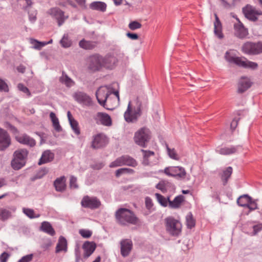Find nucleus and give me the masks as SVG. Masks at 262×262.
Here are the masks:
<instances>
[{"mask_svg": "<svg viewBox=\"0 0 262 262\" xmlns=\"http://www.w3.org/2000/svg\"><path fill=\"white\" fill-rule=\"evenodd\" d=\"M96 96L98 103L103 107L106 103L115 107L119 101V92L108 90L107 86L100 87L96 92Z\"/></svg>", "mask_w": 262, "mask_h": 262, "instance_id": "obj_1", "label": "nucleus"}, {"mask_svg": "<svg viewBox=\"0 0 262 262\" xmlns=\"http://www.w3.org/2000/svg\"><path fill=\"white\" fill-rule=\"evenodd\" d=\"M115 217L117 222L123 226L136 225L138 221V217L133 211L123 208H119L116 211Z\"/></svg>", "mask_w": 262, "mask_h": 262, "instance_id": "obj_2", "label": "nucleus"}, {"mask_svg": "<svg viewBox=\"0 0 262 262\" xmlns=\"http://www.w3.org/2000/svg\"><path fill=\"white\" fill-rule=\"evenodd\" d=\"M151 139V132L146 127H142L135 133L134 140L138 145L145 148Z\"/></svg>", "mask_w": 262, "mask_h": 262, "instance_id": "obj_3", "label": "nucleus"}, {"mask_svg": "<svg viewBox=\"0 0 262 262\" xmlns=\"http://www.w3.org/2000/svg\"><path fill=\"white\" fill-rule=\"evenodd\" d=\"M165 228L167 232L171 236H178L181 233L182 224L174 217L169 216L165 219Z\"/></svg>", "mask_w": 262, "mask_h": 262, "instance_id": "obj_4", "label": "nucleus"}, {"mask_svg": "<svg viewBox=\"0 0 262 262\" xmlns=\"http://www.w3.org/2000/svg\"><path fill=\"white\" fill-rule=\"evenodd\" d=\"M28 154V151L26 149H19L14 152V158L11 161V166L14 169L19 170L25 165Z\"/></svg>", "mask_w": 262, "mask_h": 262, "instance_id": "obj_5", "label": "nucleus"}, {"mask_svg": "<svg viewBox=\"0 0 262 262\" xmlns=\"http://www.w3.org/2000/svg\"><path fill=\"white\" fill-rule=\"evenodd\" d=\"M242 51L246 54L255 55L262 53V41L256 42L247 41L242 47Z\"/></svg>", "mask_w": 262, "mask_h": 262, "instance_id": "obj_6", "label": "nucleus"}, {"mask_svg": "<svg viewBox=\"0 0 262 262\" xmlns=\"http://www.w3.org/2000/svg\"><path fill=\"white\" fill-rule=\"evenodd\" d=\"M138 164L137 161L128 155H123L117 158L110 164V167L113 168L124 165L135 167Z\"/></svg>", "mask_w": 262, "mask_h": 262, "instance_id": "obj_7", "label": "nucleus"}, {"mask_svg": "<svg viewBox=\"0 0 262 262\" xmlns=\"http://www.w3.org/2000/svg\"><path fill=\"white\" fill-rule=\"evenodd\" d=\"M242 12L245 17L251 21H256L258 15H262V11L257 10L254 7L247 4L242 8Z\"/></svg>", "mask_w": 262, "mask_h": 262, "instance_id": "obj_8", "label": "nucleus"}, {"mask_svg": "<svg viewBox=\"0 0 262 262\" xmlns=\"http://www.w3.org/2000/svg\"><path fill=\"white\" fill-rule=\"evenodd\" d=\"M101 205L100 201L96 196L84 195L81 201L82 207L91 209H97L99 208Z\"/></svg>", "mask_w": 262, "mask_h": 262, "instance_id": "obj_9", "label": "nucleus"}, {"mask_svg": "<svg viewBox=\"0 0 262 262\" xmlns=\"http://www.w3.org/2000/svg\"><path fill=\"white\" fill-rule=\"evenodd\" d=\"M102 57L95 54L90 56L87 61L88 67L92 71H98L102 67Z\"/></svg>", "mask_w": 262, "mask_h": 262, "instance_id": "obj_10", "label": "nucleus"}, {"mask_svg": "<svg viewBox=\"0 0 262 262\" xmlns=\"http://www.w3.org/2000/svg\"><path fill=\"white\" fill-rule=\"evenodd\" d=\"M73 97L78 103L86 106L93 104L92 98L86 93L82 92H76L73 94Z\"/></svg>", "mask_w": 262, "mask_h": 262, "instance_id": "obj_11", "label": "nucleus"}, {"mask_svg": "<svg viewBox=\"0 0 262 262\" xmlns=\"http://www.w3.org/2000/svg\"><path fill=\"white\" fill-rule=\"evenodd\" d=\"M140 116V108L139 107L133 112L132 111L131 102L129 101L127 110L124 114L125 121L128 123H133L137 121L138 118Z\"/></svg>", "mask_w": 262, "mask_h": 262, "instance_id": "obj_12", "label": "nucleus"}, {"mask_svg": "<svg viewBox=\"0 0 262 262\" xmlns=\"http://www.w3.org/2000/svg\"><path fill=\"white\" fill-rule=\"evenodd\" d=\"M48 13L57 20L59 26H61L68 17L64 16V12L58 7L50 9Z\"/></svg>", "mask_w": 262, "mask_h": 262, "instance_id": "obj_13", "label": "nucleus"}, {"mask_svg": "<svg viewBox=\"0 0 262 262\" xmlns=\"http://www.w3.org/2000/svg\"><path fill=\"white\" fill-rule=\"evenodd\" d=\"M234 35L239 39L245 38L249 34L248 29L245 28L239 19L238 23L234 24Z\"/></svg>", "mask_w": 262, "mask_h": 262, "instance_id": "obj_14", "label": "nucleus"}, {"mask_svg": "<svg viewBox=\"0 0 262 262\" xmlns=\"http://www.w3.org/2000/svg\"><path fill=\"white\" fill-rule=\"evenodd\" d=\"M107 144L106 137L103 134H98L93 136L91 147L93 149H98L105 146Z\"/></svg>", "mask_w": 262, "mask_h": 262, "instance_id": "obj_15", "label": "nucleus"}, {"mask_svg": "<svg viewBox=\"0 0 262 262\" xmlns=\"http://www.w3.org/2000/svg\"><path fill=\"white\" fill-rule=\"evenodd\" d=\"M11 144V139L8 133L0 128V150L6 149Z\"/></svg>", "mask_w": 262, "mask_h": 262, "instance_id": "obj_16", "label": "nucleus"}, {"mask_svg": "<svg viewBox=\"0 0 262 262\" xmlns=\"http://www.w3.org/2000/svg\"><path fill=\"white\" fill-rule=\"evenodd\" d=\"M121 246V254L123 257L127 256L132 248L133 243L131 240L129 239H124L120 242Z\"/></svg>", "mask_w": 262, "mask_h": 262, "instance_id": "obj_17", "label": "nucleus"}, {"mask_svg": "<svg viewBox=\"0 0 262 262\" xmlns=\"http://www.w3.org/2000/svg\"><path fill=\"white\" fill-rule=\"evenodd\" d=\"M15 139L19 143L31 147L34 146L36 144L35 140L25 134L16 136Z\"/></svg>", "mask_w": 262, "mask_h": 262, "instance_id": "obj_18", "label": "nucleus"}, {"mask_svg": "<svg viewBox=\"0 0 262 262\" xmlns=\"http://www.w3.org/2000/svg\"><path fill=\"white\" fill-rule=\"evenodd\" d=\"M243 57H238L231 51H227L225 55V58L229 63L236 64L239 66Z\"/></svg>", "mask_w": 262, "mask_h": 262, "instance_id": "obj_19", "label": "nucleus"}, {"mask_svg": "<svg viewBox=\"0 0 262 262\" xmlns=\"http://www.w3.org/2000/svg\"><path fill=\"white\" fill-rule=\"evenodd\" d=\"M55 155L50 150H45L41 155L40 158L39 160L38 164L39 165H42L49 162H50L54 159Z\"/></svg>", "mask_w": 262, "mask_h": 262, "instance_id": "obj_20", "label": "nucleus"}, {"mask_svg": "<svg viewBox=\"0 0 262 262\" xmlns=\"http://www.w3.org/2000/svg\"><path fill=\"white\" fill-rule=\"evenodd\" d=\"M96 248V246L94 243L85 242L82 246L84 250L83 257L85 259L88 258L94 252Z\"/></svg>", "mask_w": 262, "mask_h": 262, "instance_id": "obj_21", "label": "nucleus"}, {"mask_svg": "<svg viewBox=\"0 0 262 262\" xmlns=\"http://www.w3.org/2000/svg\"><path fill=\"white\" fill-rule=\"evenodd\" d=\"M251 86L250 80L247 77H242L238 83L237 93H243Z\"/></svg>", "mask_w": 262, "mask_h": 262, "instance_id": "obj_22", "label": "nucleus"}, {"mask_svg": "<svg viewBox=\"0 0 262 262\" xmlns=\"http://www.w3.org/2000/svg\"><path fill=\"white\" fill-rule=\"evenodd\" d=\"M240 148H241V146L240 145L224 147L216 149V151L221 155H229L236 152Z\"/></svg>", "mask_w": 262, "mask_h": 262, "instance_id": "obj_23", "label": "nucleus"}, {"mask_svg": "<svg viewBox=\"0 0 262 262\" xmlns=\"http://www.w3.org/2000/svg\"><path fill=\"white\" fill-rule=\"evenodd\" d=\"M68 251V243L65 237L60 236L58 240L55 248V253H58L60 252H67Z\"/></svg>", "mask_w": 262, "mask_h": 262, "instance_id": "obj_24", "label": "nucleus"}, {"mask_svg": "<svg viewBox=\"0 0 262 262\" xmlns=\"http://www.w3.org/2000/svg\"><path fill=\"white\" fill-rule=\"evenodd\" d=\"M102 67H104L107 69H113L117 61V58L114 56L107 55L105 57H102Z\"/></svg>", "mask_w": 262, "mask_h": 262, "instance_id": "obj_25", "label": "nucleus"}, {"mask_svg": "<svg viewBox=\"0 0 262 262\" xmlns=\"http://www.w3.org/2000/svg\"><path fill=\"white\" fill-rule=\"evenodd\" d=\"M66 179L64 176L57 178L54 182L55 190L58 192L64 191L66 188Z\"/></svg>", "mask_w": 262, "mask_h": 262, "instance_id": "obj_26", "label": "nucleus"}, {"mask_svg": "<svg viewBox=\"0 0 262 262\" xmlns=\"http://www.w3.org/2000/svg\"><path fill=\"white\" fill-rule=\"evenodd\" d=\"M99 119L100 123L103 125L109 126L112 125V120L110 116L106 113L98 112L95 119Z\"/></svg>", "mask_w": 262, "mask_h": 262, "instance_id": "obj_27", "label": "nucleus"}, {"mask_svg": "<svg viewBox=\"0 0 262 262\" xmlns=\"http://www.w3.org/2000/svg\"><path fill=\"white\" fill-rule=\"evenodd\" d=\"M215 21L214 22V34L219 38H222L223 37V34L222 33V25L221 21L217 16L215 13Z\"/></svg>", "mask_w": 262, "mask_h": 262, "instance_id": "obj_28", "label": "nucleus"}, {"mask_svg": "<svg viewBox=\"0 0 262 262\" xmlns=\"http://www.w3.org/2000/svg\"><path fill=\"white\" fill-rule=\"evenodd\" d=\"M239 67L254 70L257 69L258 66L256 62L248 60L247 58L243 57Z\"/></svg>", "mask_w": 262, "mask_h": 262, "instance_id": "obj_29", "label": "nucleus"}, {"mask_svg": "<svg viewBox=\"0 0 262 262\" xmlns=\"http://www.w3.org/2000/svg\"><path fill=\"white\" fill-rule=\"evenodd\" d=\"M171 172L172 173V177L184 178L186 172L184 168L181 166H172Z\"/></svg>", "mask_w": 262, "mask_h": 262, "instance_id": "obj_30", "label": "nucleus"}, {"mask_svg": "<svg viewBox=\"0 0 262 262\" xmlns=\"http://www.w3.org/2000/svg\"><path fill=\"white\" fill-rule=\"evenodd\" d=\"M106 4L105 3L100 1L93 2L89 5L91 9L103 12L106 11Z\"/></svg>", "mask_w": 262, "mask_h": 262, "instance_id": "obj_31", "label": "nucleus"}, {"mask_svg": "<svg viewBox=\"0 0 262 262\" xmlns=\"http://www.w3.org/2000/svg\"><path fill=\"white\" fill-rule=\"evenodd\" d=\"M184 201V196L183 195H178L173 201H169V207L173 209L179 208Z\"/></svg>", "mask_w": 262, "mask_h": 262, "instance_id": "obj_32", "label": "nucleus"}, {"mask_svg": "<svg viewBox=\"0 0 262 262\" xmlns=\"http://www.w3.org/2000/svg\"><path fill=\"white\" fill-rule=\"evenodd\" d=\"M59 80L61 83L64 84L68 88H71L75 85V82L64 71H62V75L60 77Z\"/></svg>", "mask_w": 262, "mask_h": 262, "instance_id": "obj_33", "label": "nucleus"}, {"mask_svg": "<svg viewBox=\"0 0 262 262\" xmlns=\"http://www.w3.org/2000/svg\"><path fill=\"white\" fill-rule=\"evenodd\" d=\"M40 230L51 236H54L55 234V231L54 228L48 222L45 221L41 223Z\"/></svg>", "mask_w": 262, "mask_h": 262, "instance_id": "obj_34", "label": "nucleus"}, {"mask_svg": "<svg viewBox=\"0 0 262 262\" xmlns=\"http://www.w3.org/2000/svg\"><path fill=\"white\" fill-rule=\"evenodd\" d=\"M141 151L143 153L142 164L145 166L149 165L150 164V158L155 156V152L144 149H141Z\"/></svg>", "mask_w": 262, "mask_h": 262, "instance_id": "obj_35", "label": "nucleus"}, {"mask_svg": "<svg viewBox=\"0 0 262 262\" xmlns=\"http://www.w3.org/2000/svg\"><path fill=\"white\" fill-rule=\"evenodd\" d=\"M97 42L93 41H88L82 39L79 42L80 47L85 50H92L96 47Z\"/></svg>", "mask_w": 262, "mask_h": 262, "instance_id": "obj_36", "label": "nucleus"}, {"mask_svg": "<svg viewBox=\"0 0 262 262\" xmlns=\"http://www.w3.org/2000/svg\"><path fill=\"white\" fill-rule=\"evenodd\" d=\"M233 169L232 167L229 166L223 170L222 173L221 175V178L223 181L224 185H226L229 179L230 178L231 175L232 173Z\"/></svg>", "mask_w": 262, "mask_h": 262, "instance_id": "obj_37", "label": "nucleus"}, {"mask_svg": "<svg viewBox=\"0 0 262 262\" xmlns=\"http://www.w3.org/2000/svg\"><path fill=\"white\" fill-rule=\"evenodd\" d=\"M172 186V184L168 181L162 180L160 181L159 183L156 185V187L161 190L162 193H164L167 192L168 188L171 187Z\"/></svg>", "mask_w": 262, "mask_h": 262, "instance_id": "obj_38", "label": "nucleus"}, {"mask_svg": "<svg viewBox=\"0 0 262 262\" xmlns=\"http://www.w3.org/2000/svg\"><path fill=\"white\" fill-rule=\"evenodd\" d=\"M251 197L248 194H243L238 198L237 203L238 205L246 208L251 200Z\"/></svg>", "mask_w": 262, "mask_h": 262, "instance_id": "obj_39", "label": "nucleus"}, {"mask_svg": "<svg viewBox=\"0 0 262 262\" xmlns=\"http://www.w3.org/2000/svg\"><path fill=\"white\" fill-rule=\"evenodd\" d=\"M158 203L163 207H166L169 205V201H170V198H165L164 196L160 193H156L155 194Z\"/></svg>", "mask_w": 262, "mask_h": 262, "instance_id": "obj_40", "label": "nucleus"}, {"mask_svg": "<svg viewBox=\"0 0 262 262\" xmlns=\"http://www.w3.org/2000/svg\"><path fill=\"white\" fill-rule=\"evenodd\" d=\"M186 225L188 228L191 229L195 226V221L191 212H189L186 217Z\"/></svg>", "mask_w": 262, "mask_h": 262, "instance_id": "obj_41", "label": "nucleus"}, {"mask_svg": "<svg viewBox=\"0 0 262 262\" xmlns=\"http://www.w3.org/2000/svg\"><path fill=\"white\" fill-rule=\"evenodd\" d=\"M11 216V212L8 209L0 208V220L6 221Z\"/></svg>", "mask_w": 262, "mask_h": 262, "instance_id": "obj_42", "label": "nucleus"}, {"mask_svg": "<svg viewBox=\"0 0 262 262\" xmlns=\"http://www.w3.org/2000/svg\"><path fill=\"white\" fill-rule=\"evenodd\" d=\"M134 173V170L133 169L128 168H119L116 171L115 176L118 178L122 174L124 173H130L133 174Z\"/></svg>", "mask_w": 262, "mask_h": 262, "instance_id": "obj_43", "label": "nucleus"}, {"mask_svg": "<svg viewBox=\"0 0 262 262\" xmlns=\"http://www.w3.org/2000/svg\"><path fill=\"white\" fill-rule=\"evenodd\" d=\"M23 212L26 215H27L30 219L37 218L40 216V215L39 214L35 215L34 211L32 209L23 208Z\"/></svg>", "mask_w": 262, "mask_h": 262, "instance_id": "obj_44", "label": "nucleus"}, {"mask_svg": "<svg viewBox=\"0 0 262 262\" xmlns=\"http://www.w3.org/2000/svg\"><path fill=\"white\" fill-rule=\"evenodd\" d=\"M61 46L64 48L70 47L72 45V41L68 38V35L64 34L60 41Z\"/></svg>", "mask_w": 262, "mask_h": 262, "instance_id": "obj_45", "label": "nucleus"}, {"mask_svg": "<svg viewBox=\"0 0 262 262\" xmlns=\"http://www.w3.org/2000/svg\"><path fill=\"white\" fill-rule=\"evenodd\" d=\"M58 5L63 7H67L68 5H70L74 8L77 7V5L71 0H59Z\"/></svg>", "mask_w": 262, "mask_h": 262, "instance_id": "obj_46", "label": "nucleus"}, {"mask_svg": "<svg viewBox=\"0 0 262 262\" xmlns=\"http://www.w3.org/2000/svg\"><path fill=\"white\" fill-rule=\"evenodd\" d=\"M70 124L74 132L77 135H79L80 134V130L79 127L78 122L76 120H74L71 121L70 122Z\"/></svg>", "mask_w": 262, "mask_h": 262, "instance_id": "obj_47", "label": "nucleus"}, {"mask_svg": "<svg viewBox=\"0 0 262 262\" xmlns=\"http://www.w3.org/2000/svg\"><path fill=\"white\" fill-rule=\"evenodd\" d=\"M167 153L170 158L174 160H178L179 158L174 148L170 149L168 145H166Z\"/></svg>", "mask_w": 262, "mask_h": 262, "instance_id": "obj_48", "label": "nucleus"}, {"mask_svg": "<svg viewBox=\"0 0 262 262\" xmlns=\"http://www.w3.org/2000/svg\"><path fill=\"white\" fill-rule=\"evenodd\" d=\"M142 27L141 23L137 21H132L128 24V28L131 30H135L140 29Z\"/></svg>", "mask_w": 262, "mask_h": 262, "instance_id": "obj_49", "label": "nucleus"}, {"mask_svg": "<svg viewBox=\"0 0 262 262\" xmlns=\"http://www.w3.org/2000/svg\"><path fill=\"white\" fill-rule=\"evenodd\" d=\"M246 208L250 209V210L252 211L256 210L258 208L257 204L256 201L251 198L250 202L248 204Z\"/></svg>", "mask_w": 262, "mask_h": 262, "instance_id": "obj_50", "label": "nucleus"}, {"mask_svg": "<svg viewBox=\"0 0 262 262\" xmlns=\"http://www.w3.org/2000/svg\"><path fill=\"white\" fill-rule=\"evenodd\" d=\"M79 234L84 238H89L92 235V232L89 230L80 229L79 231Z\"/></svg>", "mask_w": 262, "mask_h": 262, "instance_id": "obj_51", "label": "nucleus"}, {"mask_svg": "<svg viewBox=\"0 0 262 262\" xmlns=\"http://www.w3.org/2000/svg\"><path fill=\"white\" fill-rule=\"evenodd\" d=\"M49 170L47 168H42L40 170H39L36 174V179H41L43 176H45L47 173H48Z\"/></svg>", "mask_w": 262, "mask_h": 262, "instance_id": "obj_52", "label": "nucleus"}, {"mask_svg": "<svg viewBox=\"0 0 262 262\" xmlns=\"http://www.w3.org/2000/svg\"><path fill=\"white\" fill-rule=\"evenodd\" d=\"M77 178L75 177L72 176L70 177V186L71 188H74V189L78 188V185L77 183Z\"/></svg>", "mask_w": 262, "mask_h": 262, "instance_id": "obj_53", "label": "nucleus"}, {"mask_svg": "<svg viewBox=\"0 0 262 262\" xmlns=\"http://www.w3.org/2000/svg\"><path fill=\"white\" fill-rule=\"evenodd\" d=\"M18 89L20 91H22L24 93H26L28 95V96H30L31 95V93L29 90V89L25 86L23 84L19 83L18 84Z\"/></svg>", "mask_w": 262, "mask_h": 262, "instance_id": "obj_54", "label": "nucleus"}, {"mask_svg": "<svg viewBox=\"0 0 262 262\" xmlns=\"http://www.w3.org/2000/svg\"><path fill=\"white\" fill-rule=\"evenodd\" d=\"M9 89L6 83L0 78V91L8 92Z\"/></svg>", "mask_w": 262, "mask_h": 262, "instance_id": "obj_55", "label": "nucleus"}, {"mask_svg": "<svg viewBox=\"0 0 262 262\" xmlns=\"http://www.w3.org/2000/svg\"><path fill=\"white\" fill-rule=\"evenodd\" d=\"M33 258V254H28L21 257L18 262H30Z\"/></svg>", "mask_w": 262, "mask_h": 262, "instance_id": "obj_56", "label": "nucleus"}, {"mask_svg": "<svg viewBox=\"0 0 262 262\" xmlns=\"http://www.w3.org/2000/svg\"><path fill=\"white\" fill-rule=\"evenodd\" d=\"M28 11L29 20L33 23L36 20L37 12L36 11H34L32 13H31L29 10Z\"/></svg>", "mask_w": 262, "mask_h": 262, "instance_id": "obj_57", "label": "nucleus"}, {"mask_svg": "<svg viewBox=\"0 0 262 262\" xmlns=\"http://www.w3.org/2000/svg\"><path fill=\"white\" fill-rule=\"evenodd\" d=\"M145 206L148 210H150L153 206L152 200L149 197L145 198Z\"/></svg>", "mask_w": 262, "mask_h": 262, "instance_id": "obj_58", "label": "nucleus"}, {"mask_svg": "<svg viewBox=\"0 0 262 262\" xmlns=\"http://www.w3.org/2000/svg\"><path fill=\"white\" fill-rule=\"evenodd\" d=\"M9 256L10 255L8 253H7L6 252H3L0 255V261L1 262H7Z\"/></svg>", "mask_w": 262, "mask_h": 262, "instance_id": "obj_59", "label": "nucleus"}, {"mask_svg": "<svg viewBox=\"0 0 262 262\" xmlns=\"http://www.w3.org/2000/svg\"><path fill=\"white\" fill-rule=\"evenodd\" d=\"M77 5L82 9H85L86 8L85 5L86 0H74Z\"/></svg>", "mask_w": 262, "mask_h": 262, "instance_id": "obj_60", "label": "nucleus"}, {"mask_svg": "<svg viewBox=\"0 0 262 262\" xmlns=\"http://www.w3.org/2000/svg\"><path fill=\"white\" fill-rule=\"evenodd\" d=\"M253 235H256L262 229V225L261 224L254 225L253 226Z\"/></svg>", "mask_w": 262, "mask_h": 262, "instance_id": "obj_61", "label": "nucleus"}, {"mask_svg": "<svg viewBox=\"0 0 262 262\" xmlns=\"http://www.w3.org/2000/svg\"><path fill=\"white\" fill-rule=\"evenodd\" d=\"M54 129L58 132H60L62 130V128L59 124V120L54 122L52 123Z\"/></svg>", "mask_w": 262, "mask_h": 262, "instance_id": "obj_62", "label": "nucleus"}, {"mask_svg": "<svg viewBox=\"0 0 262 262\" xmlns=\"http://www.w3.org/2000/svg\"><path fill=\"white\" fill-rule=\"evenodd\" d=\"M31 42L33 45L34 48L39 50H40V41H39L36 39H32Z\"/></svg>", "mask_w": 262, "mask_h": 262, "instance_id": "obj_63", "label": "nucleus"}, {"mask_svg": "<svg viewBox=\"0 0 262 262\" xmlns=\"http://www.w3.org/2000/svg\"><path fill=\"white\" fill-rule=\"evenodd\" d=\"M126 36L130 39L132 40H137L139 38V36L136 33H133L130 32H128L126 34Z\"/></svg>", "mask_w": 262, "mask_h": 262, "instance_id": "obj_64", "label": "nucleus"}]
</instances>
